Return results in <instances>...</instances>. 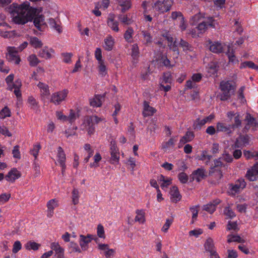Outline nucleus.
I'll use <instances>...</instances> for the list:
<instances>
[{"label":"nucleus","mask_w":258,"mask_h":258,"mask_svg":"<svg viewBox=\"0 0 258 258\" xmlns=\"http://www.w3.org/2000/svg\"><path fill=\"white\" fill-rule=\"evenodd\" d=\"M37 9L30 6V3L26 1L19 5L12 13L13 22L17 24H24L34 20L35 26L39 30L45 24L44 19L42 15H36Z\"/></svg>","instance_id":"obj_1"},{"label":"nucleus","mask_w":258,"mask_h":258,"mask_svg":"<svg viewBox=\"0 0 258 258\" xmlns=\"http://www.w3.org/2000/svg\"><path fill=\"white\" fill-rule=\"evenodd\" d=\"M171 0H159L154 3L151 2H144L142 6L144 9V13H148V7H152L153 9L159 13H164L170 10L172 5Z\"/></svg>","instance_id":"obj_2"},{"label":"nucleus","mask_w":258,"mask_h":258,"mask_svg":"<svg viewBox=\"0 0 258 258\" xmlns=\"http://www.w3.org/2000/svg\"><path fill=\"white\" fill-rule=\"evenodd\" d=\"M216 23L212 17H209L207 21H203L199 24V25L195 28L189 30V34H190L192 37H198L200 35L204 33L208 28V26L216 28Z\"/></svg>","instance_id":"obj_3"},{"label":"nucleus","mask_w":258,"mask_h":258,"mask_svg":"<svg viewBox=\"0 0 258 258\" xmlns=\"http://www.w3.org/2000/svg\"><path fill=\"white\" fill-rule=\"evenodd\" d=\"M103 119L96 115L92 116H86L84 118L83 122L81 125L83 130H86L89 135H91L94 133L95 130V124L98 123Z\"/></svg>","instance_id":"obj_4"},{"label":"nucleus","mask_w":258,"mask_h":258,"mask_svg":"<svg viewBox=\"0 0 258 258\" xmlns=\"http://www.w3.org/2000/svg\"><path fill=\"white\" fill-rule=\"evenodd\" d=\"M220 89L221 91L220 99L225 101L229 99L233 93L235 87L231 81H223L220 83Z\"/></svg>","instance_id":"obj_5"},{"label":"nucleus","mask_w":258,"mask_h":258,"mask_svg":"<svg viewBox=\"0 0 258 258\" xmlns=\"http://www.w3.org/2000/svg\"><path fill=\"white\" fill-rule=\"evenodd\" d=\"M68 93L69 91L67 89L54 92L51 96L50 101L55 105H59L65 100Z\"/></svg>","instance_id":"obj_6"},{"label":"nucleus","mask_w":258,"mask_h":258,"mask_svg":"<svg viewBox=\"0 0 258 258\" xmlns=\"http://www.w3.org/2000/svg\"><path fill=\"white\" fill-rule=\"evenodd\" d=\"M110 150L111 154L110 163L112 164H117L119 160V151L116 143L113 140L111 141Z\"/></svg>","instance_id":"obj_7"},{"label":"nucleus","mask_w":258,"mask_h":258,"mask_svg":"<svg viewBox=\"0 0 258 258\" xmlns=\"http://www.w3.org/2000/svg\"><path fill=\"white\" fill-rule=\"evenodd\" d=\"M7 50L8 53L6 55L7 59L12 63L19 64L21 60L18 54L17 48L15 47H9Z\"/></svg>","instance_id":"obj_8"},{"label":"nucleus","mask_w":258,"mask_h":258,"mask_svg":"<svg viewBox=\"0 0 258 258\" xmlns=\"http://www.w3.org/2000/svg\"><path fill=\"white\" fill-rule=\"evenodd\" d=\"M56 159L57 162L59 164V165L61 167V172L63 174L65 172L66 165V157L64 152L61 147H59L57 148V153L56 155Z\"/></svg>","instance_id":"obj_9"},{"label":"nucleus","mask_w":258,"mask_h":258,"mask_svg":"<svg viewBox=\"0 0 258 258\" xmlns=\"http://www.w3.org/2000/svg\"><path fill=\"white\" fill-rule=\"evenodd\" d=\"M250 137L248 135H240L236 140L233 147L234 148H242L249 143Z\"/></svg>","instance_id":"obj_10"},{"label":"nucleus","mask_w":258,"mask_h":258,"mask_svg":"<svg viewBox=\"0 0 258 258\" xmlns=\"http://www.w3.org/2000/svg\"><path fill=\"white\" fill-rule=\"evenodd\" d=\"M246 186V182L244 179L240 178L238 179L235 184L231 186L230 192L232 195H235L236 193L239 192Z\"/></svg>","instance_id":"obj_11"},{"label":"nucleus","mask_w":258,"mask_h":258,"mask_svg":"<svg viewBox=\"0 0 258 258\" xmlns=\"http://www.w3.org/2000/svg\"><path fill=\"white\" fill-rule=\"evenodd\" d=\"M93 235L88 234L87 236L80 235L79 243L82 249L86 250L88 247V244L93 240Z\"/></svg>","instance_id":"obj_12"},{"label":"nucleus","mask_w":258,"mask_h":258,"mask_svg":"<svg viewBox=\"0 0 258 258\" xmlns=\"http://www.w3.org/2000/svg\"><path fill=\"white\" fill-rule=\"evenodd\" d=\"M107 23L108 26L113 31L118 32L119 31L118 22L115 20V15L110 13L108 15Z\"/></svg>","instance_id":"obj_13"},{"label":"nucleus","mask_w":258,"mask_h":258,"mask_svg":"<svg viewBox=\"0 0 258 258\" xmlns=\"http://www.w3.org/2000/svg\"><path fill=\"white\" fill-rule=\"evenodd\" d=\"M115 39L111 35H108L104 39L103 47L108 51H111L114 46Z\"/></svg>","instance_id":"obj_14"},{"label":"nucleus","mask_w":258,"mask_h":258,"mask_svg":"<svg viewBox=\"0 0 258 258\" xmlns=\"http://www.w3.org/2000/svg\"><path fill=\"white\" fill-rule=\"evenodd\" d=\"M215 118L213 114H211L208 116L203 118H198L195 121L194 126L195 129H200L202 126L205 125L207 122H210Z\"/></svg>","instance_id":"obj_15"},{"label":"nucleus","mask_w":258,"mask_h":258,"mask_svg":"<svg viewBox=\"0 0 258 258\" xmlns=\"http://www.w3.org/2000/svg\"><path fill=\"white\" fill-rule=\"evenodd\" d=\"M54 54V50L46 46L40 50L38 52V55L45 59H50L53 57Z\"/></svg>","instance_id":"obj_16"},{"label":"nucleus","mask_w":258,"mask_h":258,"mask_svg":"<svg viewBox=\"0 0 258 258\" xmlns=\"http://www.w3.org/2000/svg\"><path fill=\"white\" fill-rule=\"evenodd\" d=\"M117 3V8L121 12L124 13L132 7L131 0H116Z\"/></svg>","instance_id":"obj_17"},{"label":"nucleus","mask_w":258,"mask_h":258,"mask_svg":"<svg viewBox=\"0 0 258 258\" xmlns=\"http://www.w3.org/2000/svg\"><path fill=\"white\" fill-rule=\"evenodd\" d=\"M156 112V109L151 106L147 101H145L144 102L142 112V114L144 117L152 116Z\"/></svg>","instance_id":"obj_18"},{"label":"nucleus","mask_w":258,"mask_h":258,"mask_svg":"<svg viewBox=\"0 0 258 258\" xmlns=\"http://www.w3.org/2000/svg\"><path fill=\"white\" fill-rule=\"evenodd\" d=\"M231 125L222 122H218L216 125L217 132H223L230 135L232 133Z\"/></svg>","instance_id":"obj_19"},{"label":"nucleus","mask_w":258,"mask_h":258,"mask_svg":"<svg viewBox=\"0 0 258 258\" xmlns=\"http://www.w3.org/2000/svg\"><path fill=\"white\" fill-rule=\"evenodd\" d=\"M206 176L205 170L203 168H198L194 171L191 174L192 179L196 180L198 182H200L205 178Z\"/></svg>","instance_id":"obj_20"},{"label":"nucleus","mask_w":258,"mask_h":258,"mask_svg":"<svg viewBox=\"0 0 258 258\" xmlns=\"http://www.w3.org/2000/svg\"><path fill=\"white\" fill-rule=\"evenodd\" d=\"M47 217L51 218L53 215V210L58 206V201L51 199L47 203Z\"/></svg>","instance_id":"obj_21"},{"label":"nucleus","mask_w":258,"mask_h":258,"mask_svg":"<svg viewBox=\"0 0 258 258\" xmlns=\"http://www.w3.org/2000/svg\"><path fill=\"white\" fill-rule=\"evenodd\" d=\"M98 248L100 250H105V256L106 258L110 257L113 256L115 253V250L113 249L109 248V245L107 244L99 243L98 245Z\"/></svg>","instance_id":"obj_22"},{"label":"nucleus","mask_w":258,"mask_h":258,"mask_svg":"<svg viewBox=\"0 0 258 258\" xmlns=\"http://www.w3.org/2000/svg\"><path fill=\"white\" fill-rule=\"evenodd\" d=\"M245 120L247 122V125L245 126L244 130L247 131L249 128V126L258 127V122L255 118L251 115L249 113H247Z\"/></svg>","instance_id":"obj_23"},{"label":"nucleus","mask_w":258,"mask_h":258,"mask_svg":"<svg viewBox=\"0 0 258 258\" xmlns=\"http://www.w3.org/2000/svg\"><path fill=\"white\" fill-rule=\"evenodd\" d=\"M20 172L16 169H12L6 176L5 178L8 181L13 182L20 177Z\"/></svg>","instance_id":"obj_24"},{"label":"nucleus","mask_w":258,"mask_h":258,"mask_svg":"<svg viewBox=\"0 0 258 258\" xmlns=\"http://www.w3.org/2000/svg\"><path fill=\"white\" fill-rule=\"evenodd\" d=\"M37 86L40 90L41 96L43 97L47 98L50 95L48 86L45 83L40 82L38 84Z\"/></svg>","instance_id":"obj_25"},{"label":"nucleus","mask_w":258,"mask_h":258,"mask_svg":"<svg viewBox=\"0 0 258 258\" xmlns=\"http://www.w3.org/2000/svg\"><path fill=\"white\" fill-rule=\"evenodd\" d=\"M170 196L171 201L175 203L179 201L181 198V196L179 194L178 188L175 186L171 188Z\"/></svg>","instance_id":"obj_26"},{"label":"nucleus","mask_w":258,"mask_h":258,"mask_svg":"<svg viewBox=\"0 0 258 258\" xmlns=\"http://www.w3.org/2000/svg\"><path fill=\"white\" fill-rule=\"evenodd\" d=\"M220 203L219 200H216L212 203H210L203 207V209L210 214H212L216 210V206Z\"/></svg>","instance_id":"obj_27"},{"label":"nucleus","mask_w":258,"mask_h":258,"mask_svg":"<svg viewBox=\"0 0 258 258\" xmlns=\"http://www.w3.org/2000/svg\"><path fill=\"white\" fill-rule=\"evenodd\" d=\"M159 182H161V187L163 189H165L169 185L171 184V179L168 177H165L162 175H160L158 178Z\"/></svg>","instance_id":"obj_28"},{"label":"nucleus","mask_w":258,"mask_h":258,"mask_svg":"<svg viewBox=\"0 0 258 258\" xmlns=\"http://www.w3.org/2000/svg\"><path fill=\"white\" fill-rule=\"evenodd\" d=\"M166 37L167 39L170 44H169V46L170 49H172L177 55H178L179 51L177 48V43L176 40L173 41L174 39L173 37L169 36L168 34H166Z\"/></svg>","instance_id":"obj_29"},{"label":"nucleus","mask_w":258,"mask_h":258,"mask_svg":"<svg viewBox=\"0 0 258 258\" xmlns=\"http://www.w3.org/2000/svg\"><path fill=\"white\" fill-rule=\"evenodd\" d=\"M102 96L97 95L90 99V104L94 107H100L102 104Z\"/></svg>","instance_id":"obj_30"},{"label":"nucleus","mask_w":258,"mask_h":258,"mask_svg":"<svg viewBox=\"0 0 258 258\" xmlns=\"http://www.w3.org/2000/svg\"><path fill=\"white\" fill-rule=\"evenodd\" d=\"M48 23L50 26L52 28L55 29L57 32H58V33H60L62 32V30L60 26V22L59 20H56L53 18H50L49 19Z\"/></svg>","instance_id":"obj_31"},{"label":"nucleus","mask_w":258,"mask_h":258,"mask_svg":"<svg viewBox=\"0 0 258 258\" xmlns=\"http://www.w3.org/2000/svg\"><path fill=\"white\" fill-rule=\"evenodd\" d=\"M98 71L99 75L102 77L107 75V69L105 61L98 63Z\"/></svg>","instance_id":"obj_32"},{"label":"nucleus","mask_w":258,"mask_h":258,"mask_svg":"<svg viewBox=\"0 0 258 258\" xmlns=\"http://www.w3.org/2000/svg\"><path fill=\"white\" fill-rule=\"evenodd\" d=\"M224 49L222 43L216 42L210 46V50L214 53H220Z\"/></svg>","instance_id":"obj_33"},{"label":"nucleus","mask_w":258,"mask_h":258,"mask_svg":"<svg viewBox=\"0 0 258 258\" xmlns=\"http://www.w3.org/2000/svg\"><path fill=\"white\" fill-rule=\"evenodd\" d=\"M29 42L31 45L35 48H39L42 46V41L36 37H31Z\"/></svg>","instance_id":"obj_34"},{"label":"nucleus","mask_w":258,"mask_h":258,"mask_svg":"<svg viewBox=\"0 0 258 258\" xmlns=\"http://www.w3.org/2000/svg\"><path fill=\"white\" fill-rule=\"evenodd\" d=\"M194 138V135L191 132H187L186 134L180 140L179 144L182 145L185 143L191 141Z\"/></svg>","instance_id":"obj_35"},{"label":"nucleus","mask_w":258,"mask_h":258,"mask_svg":"<svg viewBox=\"0 0 258 258\" xmlns=\"http://www.w3.org/2000/svg\"><path fill=\"white\" fill-rule=\"evenodd\" d=\"M50 247L55 251L56 255L64 254V249L60 246L58 242L51 243Z\"/></svg>","instance_id":"obj_36"},{"label":"nucleus","mask_w":258,"mask_h":258,"mask_svg":"<svg viewBox=\"0 0 258 258\" xmlns=\"http://www.w3.org/2000/svg\"><path fill=\"white\" fill-rule=\"evenodd\" d=\"M239 68L240 69L249 68L253 70H258V66L256 65L251 61H246L242 62Z\"/></svg>","instance_id":"obj_37"},{"label":"nucleus","mask_w":258,"mask_h":258,"mask_svg":"<svg viewBox=\"0 0 258 258\" xmlns=\"http://www.w3.org/2000/svg\"><path fill=\"white\" fill-rule=\"evenodd\" d=\"M134 31L132 27H128L124 34V38L128 43L132 42L133 36L134 35Z\"/></svg>","instance_id":"obj_38"},{"label":"nucleus","mask_w":258,"mask_h":258,"mask_svg":"<svg viewBox=\"0 0 258 258\" xmlns=\"http://www.w3.org/2000/svg\"><path fill=\"white\" fill-rule=\"evenodd\" d=\"M227 242L230 243L232 242H237L241 243L245 242V240L241 238L240 236L237 235H229L227 236Z\"/></svg>","instance_id":"obj_39"},{"label":"nucleus","mask_w":258,"mask_h":258,"mask_svg":"<svg viewBox=\"0 0 258 258\" xmlns=\"http://www.w3.org/2000/svg\"><path fill=\"white\" fill-rule=\"evenodd\" d=\"M139 48L137 44L132 45L131 56L134 60H137L139 56Z\"/></svg>","instance_id":"obj_40"},{"label":"nucleus","mask_w":258,"mask_h":258,"mask_svg":"<svg viewBox=\"0 0 258 258\" xmlns=\"http://www.w3.org/2000/svg\"><path fill=\"white\" fill-rule=\"evenodd\" d=\"M22 86L21 81L19 79H17L15 82V85L14 86V93L17 97H19L21 96V91L20 88Z\"/></svg>","instance_id":"obj_41"},{"label":"nucleus","mask_w":258,"mask_h":258,"mask_svg":"<svg viewBox=\"0 0 258 258\" xmlns=\"http://www.w3.org/2000/svg\"><path fill=\"white\" fill-rule=\"evenodd\" d=\"M228 50L226 52V54L228 55L229 58V62H232L233 63H236L238 62V59L236 58L235 55H234V52L233 49L230 50V49L229 47Z\"/></svg>","instance_id":"obj_42"},{"label":"nucleus","mask_w":258,"mask_h":258,"mask_svg":"<svg viewBox=\"0 0 258 258\" xmlns=\"http://www.w3.org/2000/svg\"><path fill=\"white\" fill-rule=\"evenodd\" d=\"M212 158V156L208 154L207 151H204L202 152L201 155L199 157V160H202L208 165L210 162Z\"/></svg>","instance_id":"obj_43"},{"label":"nucleus","mask_w":258,"mask_h":258,"mask_svg":"<svg viewBox=\"0 0 258 258\" xmlns=\"http://www.w3.org/2000/svg\"><path fill=\"white\" fill-rule=\"evenodd\" d=\"M137 215L135 217V221L140 223H143L145 222V212L143 210H138L136 211Z\"/></svg>","instance_id":"obj_44"},{"label":"nucleus","mask_w":258,"mask_h":258,"mask_svg":"<svg viewBox=\"0 0 258 258\" xmlns=\"http://www.w3.org/2000/svg\"><path fill=\"white\" fill-rule=\"evenodd\" d=\"M246 177L249 181H253L257 180L258 178V174L254 171H252V170L250 169L248 170L246 172Z\"/></svg>","instance_id":"obj_45"},{"label":"nucleus","mask_w":258,"mask_h":258,"mask_svg":"<svg viewBox=\"0 0 258 258\" xmlns=\"http://www.w3.org/2000/svg\"><path fill=\"white\" fill-rule=\"evenodd\" d=\"M14 75L10 74L6 78V82L8 85V88L10 90H12L15 85V82H13Z\"/></svg>","instance_id":"obj_46"},{"label":"nucleus","mask_w":258,"mask_h":258,"mask_svg":"<svg viewBox=\"0 0 258 258\" xmlns=\"http://www.w3.org/2000/svg\"><path fill=\"white\" fill-rule=\"evenodd\" d=\"M78 117L79 114L78 112L71 110L69 115L67 116V121H69L70 123H72L76 120Z\"/></svg>","instance_id":"obj_47"},{"label":"nucleus","mask_w":258,"mask_h":258,"mask_svg":"<svg viewBox=\"0 0 258 258\" xmlns=\"http://www.w3.org/2000/svg\"><path fill=\"white\" fill-rule=\"evenodd\" d=\"M204 247L207 251L215 249L213 240L211 238L209 237L205 243Z\"/></svg>","instance_id":"obj_48"},{"label":"nucleus","mask_w":258,"mask_h":258,"mask_svg":"<svg viewBox=\"0 0 258 258\" xmlns=\"http://www.w3.org/2000/svg\"><path fill=\"white\" fill-rule=\"evenodd\" d=\"M205 15L201 13L196 14L190 19V24L192 25H196L202 18H204Z\"/></svg>","instance_id":"obj_49"},{"label":"nucleus","mask_w":258,"mask_h":258,"mask_svg":"<svg viewBox=\"0 0 258 258\" xmlns=\"http://www.w3.org/2000/svg\"><path fill=\"white\" fill-rule=\"evenodd\" d=\"M142 34L143 36L144 40L143 42L145 44L151 43L152 42V37L150 33L146 31H142Z\"/></svg>","instance_id":"obj_50"},{"label":"nucleus","mask_w":258,"mask_h":258,"mask_svg":"<svg viewBox=\"0 0 258 258\" xmlns=\"http://www.w3.org/2000/svg\"><path fill=\"white\" fill-rule=\"evenodd\" d=\"M40 245L39 244L36 242L29 241L26 244L25 247L28 250L32 249L34 250H36L39 248Z\"/></svg>","instance_id":"obj_51"},{"label":"nucleus","mask_w":258,"mask_h":258,"mask_svg":"<svg viewBox=\"0 0 258 258\" xmlns=\"http://www.w3.org/2000/svg\"><path fill=\"white\" fill-rule=\"evenodd\" d=\"M28 60L29 62L30 65L32 67L36 66L39 62V60L36 55L31 54L28 57Z\"/></svg>","instance_id":"obj_52"},{"label":"nucleus","mask_w":258,"mask_h":258,"mask_svg":"<svg viewBox=\"0 0 258 258\" xmlns=\"http://www.w3.org/2000/svg\"><path fill=\"white\" fill-rule=\"evenodd\" d=\"M94 159V162L92 163H91L90 164V166L91 167H95L96 168L99 166V162L101 160L102 157L100 153H96L95 155V156L93 157Z\"/></svg>","instance_id":"obj_53"},{"label":"nucleus","mask_w":258,"mask_h":258,"mask_svg":"<svg viewBox=\"0 0 258 258\" xmlns=\"http://www.w3.org/2000/svg\"><path fill=\"white\" fill-rule=\"evenodd\" d=\"M69 249L70 250V252H81V250L80 248L79 245L77 243L74 242H71L69 244Z\"/></svg>","instance_id":"obj_54"},{"label":"nucleus","mask_w":258,"mask_h":258,"mask_svg":"<svg viewBox=\"0 0 258 258\" xmlns=\"http://www.w3.org/2000/svg\"><path fill=\"white\" fill-rule=\"evenodd\" d=\"M41 149V146L39 144H36L33 146V149L31 150L30 153L34 157L35 160L37 158L38 155V153Z\"/></svg>","instance_id":"obj_55"},{"label":"nucleus","mask_w":258,"mask_h":258,"mask_svg":"<svg viewBox=\"0 0 258 258\" xmlns=\"http://www.w3.org/2000/svg\"><path fill=\"white\" fill-rule=\"evenodd\" d=\"M28 102L30 107L34 110L38 109V102L32 96H30L28 99Z\"/></svg>","instance_id":"obj_56"},{"label":"nucleus","mask_w":258,"mask_h":258,"mask_svg":"<svg viewBox=\"0 0 258 258\" xmlns=\"http://www.w3.org/2000/svg\"><path fill=\"white\" fill-rule=\"evenodd\" d=\"M118 18L121 23L125 25H129L132 23L131 19L127 15H119Z\"/></svg>","instance_id":"obj_57"},{"label":"nucleus","mask_w":258,"mask_h":258,"mask_svg":"<svg viewBox=\"0 0 258 258\" xmlns=\"http://www.w3.org/2000/svg\"><path fill=\"white\" fill-rule=\"evenodd\" d=\"M176 141L177 139L175 137L171 138L168 141L163 145V148L165 149H167L169 148L173 147L174 146V143Z\"/></svg>","instance_id":"obj_58"},{"label":"nucleus","mask_w":258,"mask_h":258,"mask_svg":"<svg viewBox=\"0 0 258 258\" xmlns=\"http://www.w3.org/2000/svg\"><path fill=\"white\" fill-rule=\"evenodd\" d=\"M11 116V111L10 109L7 107H4L1 111H0V118L4 119L7 117H9Z\"/></svg>","instance_id":"obj_59"},{"label":"nucleus","mask_w":258,"mask_h":258,"mask_svg":"<svg viewBox=\"0 0 258 258\" xmlns=\"http://www.w3.org/2000/svg\"><path fill=\"white\" fill-rule=\"evenodd\" d=\"M79 195L78 189L74 188L72 191V202L74 205L79 203Z\"/></svg>","instance_id":"obj_60"},{"label":"nucleus","mask_w":258,"mask_h":258,"mask_svg":"<svg viewBox=\"0 0 258 258\" xmlns=\"http://www.w3.org/2000/svg\"><path fill=\"white\" fill-rule=\"evenodd\" d=\"M241 120L240 119V115L237 113V115L234 117V123L231 125L232 128H237L241 126Z\"/></svg>","instance_id":"obj_61"},{"label":"nucleus","mask_w":258,"mask_h":258,"mask_svg":"<svg viewBox=\"0 0 258 258\" xmlns=\"http://www.w3.org/2000/svg\"><path fill=\"white\" fill-rule=\"evenodd\" d=\"M95 57L97 59L98 63L104 61V60L102 59V51L100 48H97L96 49L95 51Z\"/></svg>","instance_id":"obj_62"},{"label":"nucleus","mask_w":258,"mask_h":258,"mask_svg":"<svg viewBox=\"0 0 258 258\" xmlns=\"http://www.w3.org/2000/svg\"><path fill=\"white\" fill-rule=\"evenodd\" d=\"M203 232V230L200 228H197L192 230H190L189 232V236H194L195 237H199V235L202 234Z\"/></svg>","instance_id":"obj_63"},{"label":"nucleus","mask_w":258,"mask_h":258,"mask_svg":"<svg viewBox=\"0 0 258 258\" xmlns=\"http://www.w3.org/2000/svg\"><path fill=\"white\" fill-rule=\"evenodd\" d=\"M224 214L229 218L232 219L236 216L234 211L229 207H226L224 210Z\"/></svg>","instance_id":"obj_64"}]
</instances>
